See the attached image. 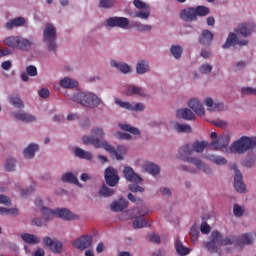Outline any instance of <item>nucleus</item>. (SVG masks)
I'll list each match as a JSON object with an SVG mask.
<instances>
[{
	"mask_svg": "<svg viewBox=\"0 0 256 256\" xmlns=\"http://www.w3.org/2000/svg\"><path fill=\"white\" fill-rule=\"evenodd\" d=\"M115 4V0H100V7L103 9H109Z\"/></svg>",
	"mask_w": 256,
	"mask_h": 256,
	"instance_id": "obj_54",
	"label": "nucleus"
},
{
	"mask_svg": "<svg viewBox=\"0 0 256 256\" xmlns=\"http://www.w3.org/2000/svg\"><path fill=\"white\" fill-rule=\"evenodd\" d=\"M111 67H115L116 69H119L121 73H129V71H131V67H129V65H127L126 63H119L115 60L111 61Z\"/></svg>",
	"mask_w": 256,
	"mask_h": 256,
	"instance_id": "obj_37",
	"label": "nucleus"
},
{
	"mask_svg": "<svg viewBox=\"0 0 256 256\" xmlns=\"http://www.w3.org/2000/svg\"><path fill=\"white\" fill-rule=\"evenodd\" d=\"M253 31H255V25L251 23H246L238 26L236 33L238 35H242L243 37H249V35H251Z\"/></svg>",
	"mask_w": 256,
	"mask_h": 256,
	"instance_id": "obj_23",
	"label": "nucleus"
},
{
	"mask_svg": "<svg viewBox=\"0 0 256 256\" xmlns=\"http://www.w3.org/2000/svg\"><path fill=\"white\" fill-rule=\"evenodd\" d=\"M74 153L79 159H86L87 161L93 159V154L91 152H87L81 148H75Z\"/></svg>",
	"mask_w": 256,
	"mask_h": 256,
	"instance_id": "obj_36",
	"label": "nucleus"
},
{
	"mask_svg": "<svg viewBox=\"0 0 256 256\" xmlns=\"http://www.w3.org/2000/svg\"><path fill=\"white\" fill-rule=\"evenodd\" d=\"M35 191V187L30 186L28 189L21 190V197L25 198L27 195H31Z\"/></svg>",
	"mask_w": 256,
	"mask_h": 256,
	"instance_id": "obj_60",
	"label": "nucleus"
},
{
	"mask_svg": "<svg viewBox=\"0 0 256 256\" xmlns=\"http://www.w3.org/2000/svg\"><path fill=\"white\" fill-rule=\"evenodd\" d=\"M208 146L209 142L207 141L194 142L192 146L186 144L182 146L178 151V158H180L182 161H186L187 163L195 165L197 169H200L201 171L209 175V173H211V168L209 166L205 165V163H203V161H201V159L197 157H189L190 155H193L194 151L196 153H203L205 147Z\"/></svg>",
	"mask_w": 256,
	"mask_h": 256,
	"instance_id": "obj_2",
	"label": "nucleus"
},
{
	"mask_svg": "<svg viewBox=\"0 0 256 256\" xmlns=\"http://www.w3.org/2000/svg\"><path fill=\"white\" fill-rule=\"evenodd\" d=\"M5 169L7 171H15V159L14 158H7L6 164H5Z\"/></svg>",
	"mask_w": 256,
	"mask_h": 256,
	"instance_id": "obj_48",
	"label": "nucleus"
},
{
	"mask_svg": "<svg viewBox=\"0 0 256 256\" xmlns=\"http://www.w3.org/2000/svg\"><path fill=\"white\" fill-rule=\"evenodd\" d=\"M247 43H249V41H247V40L239 41L237 39V34L230 33L228 35L226 42L223 44L222 47H223V49H229V47H231V45H247Z\"/></svg>",
	"mask_w": 256,
	"mask_h": 256,
	"instance_id": "obj_18",
	"label": "nucleus"
},
{
	"mask_svg": "<svg viewBox=\"0 0 256 256\" xmlns=\"http://www.w3.org/2000/svg\"><path fill=\"white\" fill-rule=\"evenodd\" d=\"M143 169L147 172L150 173V175H159V172L161 171V169L159 168V166H157L156 164H153L151 162H145L143 165Z\"/></svg>",
	"mask_w": 256,
	"mask_h": 256,
	"instance_id": "obj_32",
	"label": "nucleus"
},
{
	"mask_svg": "<svg viewBox=\"0 0 256 256\" xmlns=\"http://www.w3.org/2000/svg\"><path fill=\"white\" fill-rule=\"evenodd\" d=\"M60 85L64 89H75V87H77V85H79V83L77 82V80H73L69 77H66L60 81Z\"/></svg>",
	"mask_w": 256,
	"mask_h": 256,
	"instance_id": "obj_35",
	"label": "nucleus"
},
{
	"mask_svg": "<svg viewBox=\"0 0 256 256\" xmlns=\"http://www.w3.org/2000/svg\"><path fill=\"white\" fill-rule=\"evenodd\" d=\"M199 237V230H197V228L195 226H193L190 229V238L191 241H197V238Z\"/></svg>",
	"mask_w": 256,
	"mask_h": 256,
	"instance_id": "obj_58",
	"label": "nucleus"
},
{
	"mask_svg": "<svg viewBox=\"0 0 256 256\" xmlns=\"http://www.w3.org/2000/svg\"><path fill=\"white\" fill-rule=\"evenodd\" d=\"M231 141V137H229V134H223L218 137L217 140H212L210 143V147L214 151H219V149H225L229 142Z\"/></svg>",
	"mask_w": 256,
	"mask_h": 256,
	"instance_id": "obj_13",
	"label": "nucleus"
},
{
	"mask_svg": "<svg viewBox=\"0 0 256 256\" xmlns=\"http://www.w3.org/2000/svg\"><path fill=\"white\" fill-rule=\"evenodd\" d=\"M213 125L215 127H220L221 129H225V127H227V122L218 119L213 121Z\"/></svg>",
	"mask_w": 256,
	"mask_h": 256,
	"instance_id": "obj_62",
	"label": "nucleus"
},
{
	"mask_svg": "<svg viewBox=\"0 0 256 256\" xmlns=\"http://www.w3.org/2000/svg\"><path fill=\"white\" fill-rule=\"evenodd\" d=\"M253 241H255V234L246 233L238 238L236 247H243V245H253Z\"/></svg>",
	"mask_w": 256,
	"mask_h": 256,
	"instance_id": "obj_21",
	"label": "nucleus"
},
{
	"mask_svg": "<svg viewBox=\"0 0 256 256\" xmlns=\"http://www.w3.org/2000/svg\"><path fill=\"white\" fill-rule=\"evenodd\" d=\"M98 193H99V196H100V197H111V196L114 195L115 190H113V189L107 187V185L103 184V185L100 187Z\"/></svg>",
	"mask_w": 256,
	"mask_h": 256,
	"instance_id": "obj_40",
	"label": "nucleus"
},
{
	"mask_svg": "<svg viewBox=\"0 0 256 256\" xmlns=\"http://www.w3.org/2000/svg\"><path fill=\"white\" fill-rule=\"evenodd\" d=\"M72 101L79 103L83 107H99L101 98L90 92H78L72 96Z\"/></svg>",
	"mask_w": 256,
	"mask_h": 256,
	"instance_id": "obj_5",
	"label": "nucleus"
},
{
	"mask_svg": "<svg viewBox=\"0 0 256 256\" xmlns=\"http://www.w3.org/2000/svg\"><path fill=\"white\" fill-rule=\"evenodd\" d=\"M44 41L48 43L49 51H57V29L53 24H46L44 29Z\"/></svg>",
	"mask_w": 256,
	"mask_h": 256,
	"instance_id": "obj_8",
	"label": "nucleus"
},
{
	"mask_svg": "<svg viewBox=\"0 0 256 256\" xmlns=\"http://www.w3.org/2000/svg\"><path fill=\"white\" fill-rule=\"evenodd\" d=\"M199 41L201 45H211V41H213V33L209 30H203Z\"/></svg>",
	"mask_w": 256,
	"mask_h": 256,
	"instance_id": "obj_31",
	"label": "nucleus"
},
{
	"mask_svg": "<svg viewBox=\"0 0 256 256\" xmlns=\"http://www.w3.org/2000/svg\"><path fill=\"white\" fill-rule=\"evenodd\" d=\"M200 73H202V75H207L209 73H211V71H213V66L209 65V64H203L200 69H199Z\"/></svg>",
	"mask_w": 256,
	"mask_h": 256,
	"instance_id": "obj_52",
	"label": "nucleus"
},
{
	"mask_svg": "<svg viewBox=\"0 0 256 256\" xmlns=\"http://www.w3.org/2000/svg\"><path fill=\"white\" fill-rule=\"evenodd\" d=\"M249 149H256V137L242 136L230 147L232 153L239 154L247 153Z\"/></svg>",
	"mask_w": 256,
	"mask_h": 256,
	"instance_id": "obj_6",
	"label": "nucleus"
},
{
	"mask_svg": "<svg viewBox=\"0 0 256 256\" xmlns=\"http://www.w3.org/2000/svg\"><path fill=\"white\" fill-rule=\"evenodd\" d=\"M149 240L151 241V243H157V245L161 243V237H159V235L157 234L150 235Z\"/></svg>",
	"mask_w": 256,
	"mask_h": 256,
	"instance_id": "obj_63",
	"label": "nucleus"
},
{
	"mask_svg": "<svg viewBox=\"0 0 256 256\" xmlns=\"http://www.w3.org/2000/svg\"><path fill=\"white\" fill-rule=\"evenodd\" d=\"M242 95H256V88L244 87L241 90Z\"/></svg>",
	"mask_w": 256,
	"mask_h": 256,
	"instance_id": "obj_57",
	"label": "nucleus"
},
{
	"mask_svg": "<svg viewBox=\"0 0 256 256\" xmlns=\"http://www.w3.org/2000/svg\"><path fill=\"white\" fill-rule=\"evenodd\" d=\"M232 169H234L235 176H234V189L237 191V193H245V183H243V174H241V171L237 169V165H232Z\"/></svg>",
	"mask_w": 256,
	"mask_h": 256,
	"instance_id": "obj_12",
	"label": "nucleus"
},
{
	"mask_svg": "<svg viewBox=\"0 0 256 256\" xmlns=\"http://www.w3.org/2000/svg\"><path fill=\"white\" fill-rule=\"evenodd\" d=\"M105 181L109 187H115V185L119 183V175L117 174V170H115L113 167L106 168Z\"/></svg>",
	"mask_w": 256,
	"mask_h": 256,
	"instance_id": "obj_14",
	"label": "nucleus"
},
{
	"mask_svg": "<svg viewBox=\"0 0 256 256\" xmlns=\"http://www.w3.org/2000/svg\"><path fill=\"white\" fill-rule=\"evenodd\" d=\"M56 217H60L65 221H74V219H77V215L67 209H56Z\"/></svg>",
	"mask_w": 256,
	"mask_h": 256,
	"instance_id": "obj_25",
	"label": "nucleus"
},
{
	"mask_svg": "<svg viewBox=\"0 0 256 256\" xmlns=\"http://www.w3.org/2000/svg\"><path fill=\"white\" fill-rule=\"evenodd\" d=\"M176 117L178 119H185V121H195L197 118L193 111L189 110L188 108L178 109L176 111Z\"/></svg>",
	"mask_w": 256,
	"mask_h": 256,
	"instance_id": "obj_20",
	"label": "nucleus"
},
{
	"mask_svg": "<svg viewBox=\"0 0 256 256\" xmlns=\"http://www.w3.org/2000/svg\"><path fill=\"white\" fill-rule=\"evenodd\" d=\"M206 159L212 161V163H215L216 165H227V159H225V157L210 155L206 157Z\"/></svg>",
	"mask_w": 256,
	"mask_h": 256,
	"instance_id": "obj_41",
	"label": "nucleus"
},
{
	"mask_svg": "<svg viewBox=\"0 0 256 256\" xmlns=\"http://www.w3.org/2000/svg\"><path fill=\"white\" fill-rule=\"evenodd\" d=\"M188 106L190 107V109H192V111H194V113H196V115H198L199 117H203V115H205V108L203 107V104H201V102H199V100L197 99H191L188 102Z\"/></svg>",
	"mask_w": 256,
	"mask_h": 256,
	"instance_id": "obj_19",
	"label": "nucleus"
},
{
	"mask_svg": "<svg viewBox=\"0 0 256 256\" xmlns=\"http://www.w3.org/2000/svg\"><path fill=\"white\" fill-rule=\"evenodd\" d=\"M108 27H119L120 29H127L129 27V18L125 17H111L107 20Z\"/></svg>",
	"mask_w": 256,
	"mask_h": 256,
	"instance_id": "obj_16",
	"label": "nucleus"
},
{
	"mask_svg": "<svg viewBox=\"0 0 256 256\" xmlns=\"http://www.w3.org/2000/svg\"><path fill=\"white\" fill-rule=\"evenodd\" d=\"M37 151H39V145H37V144H30L23 151L25 159H33V157H35V153H37Z\"/></svg>",
	"mask_w": 256,
	"mask_h": 256,
	"instance_id": "obj_27",
	"label": "nucleus"
},
{
	"mask_svg": "<svg viewBox=\"0 0 256 256\" xmlns=\"http://www.w3.org/2000/svg\"><path fill=\"white\" fill-rule=\"evenodd\" d=\"M114 136L116 137V139H120L122 141H129L131 139V136L129 134L123 132H116Z\"/></svg>",
	"mask_w": 256,
	"mask_h": 256,
	"instance_id": "obj_53",
	"label": "nucleus"
},
{
	"mask_svg": "<svg viewBox=\"0 0 256 256\" xmlns=\"http://www.w3.org/2000/svg\"><path fill=\"white\" fill-rule=\"evenodd\" d=\"M73 247L79 249L80 251H85L88 247L93 245V236L92 235H83L80 236L77 240L72 243Z\"/></svg>",
	"mask_w": 256,
	"mask_h": 256,
	"instance_id": "obj_11",
	"label": "nucleus"
},
{
	"mask_svg": "<svg viewBox=\"0 0 256 256\" xmlns=\"http://www.w3.org/2000/svg\"><path fill=\"white\" fill-rule=\"evenodd\" d=\"M125 95H127V97H131L133 95H140V97H143L145 95V91L141 87L129 86L125 91Z\"/></svg>",
	"mask_w": 256,
	"mask_h": 256,
	"instance_id": "obj_30",
	"label": "nucleus"
},
{
	"mask_svg": "<svg viewBox=\"0 0 256 256\" xmlns=\"http://www.w3.org/2000/svg\"><path fill=\"white\" fill-rule=\"evenodd\" d=\"M233 213L235 217H243V213H245V210L239 204H234Z\"/></svg>",
	"mask_w": 256,
	"mask_h": 256,
	"instance_id": "obj_51",
	"label": "nucleus"
},
{
	"mask_svg": "<svg viewBox=\"0 0 256 256\" xmlns=\"http://www.w3.org/2000/svg\"><path fill=\"white\" fill-rule=\"evenodd\" d=\"M43 243L52 251V253H61L63 251V243L59 240H53L49 236L43 238Z\"/></svg>",
	"mask_w": 256,
	"mask_h": 256,
	"instance_id": "obj_15",
	"label": "nucleus"
},
{
	"mask_svg": "<svg viewBox=\"0 0 256 256\" xmlns=\"http://www.w3.org/2000/svg\"><path fill=\"white\" fill-rule=\"evenodd\" d=\"M135 27L141 33H145L146 31H151V29H153V27L151 25H145L142 23H136Z\"/></svg>",
	"mask_w": 256,
	"mask_h": 256,
	"instance_id": "obj_49",
	"label": "nucleus"
},
{
	"mask_svg": "<svg viewBox=\"0 0 256 256\" xmlns=\"http://www.w3.org/2000/svg\"><path fill=\"white\" fill-rule=\"evenodd\" d=\"M200 231L204 235H207V234L211 233V226H209V224H207V222H202V224L200 226Z\"/></svg>",
	"mask_w": 256,
	"mask_h": 256,
	"instance_id": "obj_56",
	"label": "nucleus"
},
{
	"mask_svg": "<svg viewBox=\"0 0 256 256\" xmlns=\"http://www.w3.org/2000/svg\"><path fill=\"white\" fill-rule=\"evenodd\" d=\"M0 204L2 205H11V198L5 195H0Z\"/></svg>",
	"mask_w": 256,
	"mask_h": 256,
	"instance_id": "obj_61",
	"label": "nucleus"
},
{
	"mask_svg": "<svg viewBox=\"0 0 256 256\" xmlns=\"http://www.w3.org/2000/svg\"><path fill=\"white\" fill-rule=\"evenodd\" d=\"M175 249H176V253L180 256H186L189 255V253H191V250H189V248H186L183 245V242H181V240L176 239L175 241Z\"/></svg>",
	"mask_w": 256,
	"mask_h": 256,
	"instance_id": "obj_29",
	"label": "nucleus"
},
{
	"mask_svg": "<svg viewBox=\"0 0 256 256\" xmlns=\"http://www.w3.org/2000/svg\"><path fill=\"white\" fill-rule=\"evenodd\" d=\"M104 137L105 132L101 128L95 127L91 130V136H84L82 141L84 145H94L96 149H105L108 153L115 155L118 161H121L123 159V155H125V151H127L125 146H118L117 150H115L109 142L104 140Z\"/></svg>",
	"mask_w": 256,
	"mask_h": 256,
	"instance_id": "obj_1",
	"label": "nucleus"
},
{
	"mask_svg": "<svg viewBox=\"0 0 256 256\" xmlns=\"http://www.w3.org/2000/svg\"><path fill=\"white\" fill-rule=\"evenodd\" d=\"M25 25V19L23 17H17L9 20L6 23V29H13V27H23Z\"/></svg>",
	"mask_w": 256,
	"mask_h": 256,
	"instance_id": "obj_34",
	"label": "nucleus"
},
{
	"mask_svg": "<svg viewBox=\"0 0 256 256\" xmlns=\"http://www.w3.org/2000/svg\"><path fill=\"white\" fill-rule=\"evenodd\" d=\"M115 103L119 107H122V109H128V111L133 110V105L129 102H123V101H121V99H116Z\"/></svg>",
	"mask_w": 256,
	"mask_h": 256,
	"instance_id": "obj_47",
	"label": "nucleus"
},
{
	"mask_svg": "<svg viewBox=\"0 0 256 256\" xmlns=\"http://www.w3.org/2000/svg\"><path fill=\"white\" fill-rule=\"evenodd\" d=\"M128 189L132 193H143L145 191L144 187H141V186H139L137 184H130V185H128Z\"/></svg>",
	"mask_w": 256,
	"mask_h": 256,
	"instance_id": "obj_50",
	"label": "nucleus"
},
{
	"mask_svg": "<svg viewBox=\"0 0 256 256\" xmlns=\"http://www.w3.org/2000/svg\"><path fill=\"white\" fill-rule=\"evenodd\" d=\"M123 173H124L125 179L127 181H129L130 183L137 184V183H141V181H143V178L138 176L137 173H135V170H133V168H131V166L124 167Z\"/></svg>",
	"mask_w": 256,
	"mask_h": 256,
	"instance_id": "obj_17",
	"label": "nucleus"
},
{
	"mask_svg": "<svg viewBox=\"0 0 256 256\" xmlns=\"http://www.w3.org/2000/svg\"><path fill=\"white\" fill-rule=\"evenodd\" d=\"M136 71L139 75H143V73H147V71H149V62L140 60L136 65Z\"/></svg>",
	"mask_w": 256,
	"mask_h": 256,
	"instance_id": "obj_38",
	"label": "nucleus"
},
{
	"mask_svg": "<svg viewBox=\"0 0 256 256\" xmlns=\"http://www.w3.org/2000/svg\"><path fill=\"white\" fill-rule=\"evenodd\" d=\"M4 45L10 49H17L18 51H31L33 40L23 36H8L4 39Z\"/></svg>",
	"mask_w": 256,
	"mask_h": 256,
	"instance_id": "obj_4",
	"label": "nucleus"
},
{
	"mask_svg": "<svg viewBox=\"0 0 256 256\" xmlns=\"http://www.w3.org/2000/svg\"><path fill=\"white\" fill-rule=\"evenodd\" d=\"M234 243H237V239L233 236H229L223 239V236H221V233L219 231H213L211 233V240L210 242L205 243L206 249L210 251V253H217L218 255H221V246H227V245H233Z\"/></svg>",
	"mask_w": 256,
	"mask_h": 256,
	"instance_id": "obj_3",
	"label": "nucleus"
},
{
	"mask_svg": "<svg viewBox=\"0 0 256 256\" xmlns=\"http://www.w3.org/2000/svg\"><path fill=\"white\" fill-rule=\"evenodd\" d=\"M204 103L208 111H223L224 109L223 103L213 102V98L211 97L205 98Z\"/></svg>",
	"mask_w": 256,
	"mask_h": 256,
	"instance_id": "obj_24",
	"label": "nucleus"
},
{
	"mask_svg": "<svg viewBox=\"0 0 256 256\" xmlns=\"http://www.w3.org/2000/svg\"><path fill=\"white\" fill-rule=\"evenodd\" d=\"M50 95V92L47 88H42L40 91H39V96L42 98V99H47V97H49Z\"/></svg>",
	"mask_w": 256,
	"mask_h": 256,
	"instance_id": "obj_64",
	"label": "nucleus"
},
{
	"mask_svg": "<svg viewBox=\"0 0 256 256\" xmlns=\"http://www.w3.org/2000/svg\"><path fill=\"white\" fill-rule=\"evenodd\" d=\"M120 128L122 129V131H127L132 135H141V131H139V128H135L129 124H121Z\"/></svg>",
	"mask_w": 256,
	"mask_h": 256,
	"instance_id": "obj_43",
	"label": "nucleus"
},
{
	"mask_svg": "<svg viewBox=\"0 0 256 256\" xmlns=\"http://www.w3.org/2000/svg\"><path fill=\"white\" fill-rule=\"evenodd\" d=\"M8 101L11 105H13V107H17V109H23V107H25L23 100H21L17 94L10 95L8 97Z\"/></svg>",
	"mask_w": 256,
	"mask_h": 256,
	"instance_id": "obj_33",
	"label": "nucleus"
},
{
	"mask_svg": "<svg viewBox=\"0 0 256 256\" xmlns=\"http://www.w3.org/2000/svg\"><path fill=\"white\" fill-rule=\"evenodd\" d=\"M133 5H134V7H136V9H147V8H149V6H147V4H145V2H143L141 0H134Z\"/></svg>",
	"mask_w": 256,
	"mask_h": 256,
	"instance_id": "obj_59",
	"label": "nucleus"
},
{
	"mask_svg": "<svg viewBox=\"0 0 256 256\" xmlns=\"http://www.w3.org/2000/svg\"><path fill=\"white\" fill-rule=\"evenodd\" d=\"M170 53L176 58L181 59V55L183 54V48L179 45H173L170 48Z\"/></svg>",
	"mask_w": 256,
	"mask_h": 256,
	"instance_id": "obj_45",
	"label": "nucleus"
},
{
	"mask_svg": "<svg viewBox=\"0 0 256 256\" xmlns=\"http://www.w3.org/2000/svg\"><path fill=\"white\" fill-rule=\"evenodd\" d=\"M129 207V201L125 198H120L119 201H114L111 204V211L114 213H119Z\"/></svg>",
	"mask_w": 256,
	"mask_h": 256,
	"instance_id": "obj_22",
	"label": "nucleus"
},
{
	"mask_svg": "<svg viewBox=\"0 0 256 256\" xmlns=\"http://www.w3.org/2000/svg\"><path fill=\"white\" fill-rule=\"evenodd\" d=\"M26 73L30 77H37V67H35L33 65L26 67Z\"/></svg>",
	"mask_w": 256,
	"mask_h": 256,
	"instance_id": "obj_55",
	"label": "nucleus"
},
{
	"mask_svg": "<svg viewBox=\"0 0 256 256\" xmlns=\"http://www.w3.org/2000/svg\"><path fill=\"white\" fill-rule=\"evenodd\" d=\"M208 13L209 8L205 6L188 7L181 11L180 17L183 21H197V17H205Z\"/></svg>",
	"mask_w": 256,
	"mask_h": 256,
	"instance_id": "obj_7",
	"label": "nucleus"
},
{
	"mask_svg": "<svg viewBox=\"0 0 256 256\" xmlns=\"http://www.w3.org/2000/svg\"><path fill=\"white\" fill-rule=\"evenodd\" d=\"M61 180L63 181V183H73L74 185H79V180L71 172H67L66 174H64Z\"/></svg>",
	"mask_w": 256,
	"mask_h": 256,
	"instance_id": "obj_39",
	"label": "nucleus"
},
{
	"mask_svg": "<svg viewBox=\"0 0 256 256\" xmlns=\"http://www.w3.org/2000/svg\"><path fill=\"white\" fill-rule=\"evenodd\" d=\"M134 213H137V216H135V220L133 222L134 229H143V227H151V224H149V222L145 220V218H143L148 213L147 208H135Z\"/></svg>",
	"mask_w": 256,
	"mask_h": 256,
	"instance_id": "obj_9",
	"label": "nucleus"
},
{
	"mask_svg": "<svg viewBox=\"0 0 256 256\" xmlns=\"http://www.w3.org/2000/svg\"><path fill=\"white\" fill-rule=\"evenodd\" d=\"M174 129H175V131H177V133H191V131H192V129L189 125L179 124V123H176L174 125Z\"/></svg>",
	"mask_w": 256,
	"mask_h": 256,
	"instance_id": "obj_44",
	"label": "nucleus"
},
{
	"mask_svg": "<svg viewBox=\"0 0 256 256\" xmlns=\"http://www.w3.org/2000/svg\"><path fill=\"white\" fill-rule=\"evenodd\" d=\"M21 239L28 245H37L41 242V238L29 233L22 234Z\"/></svg>",
	"mask_w": 256,
	"mask_h": 256,
	"instance_id": "obj_28",
	"label": "nucleus"
},
{
	"mask_svg": "<svg viewBox=\"0 0 256 256\" xmlns=\"http://www.w3.org/2000/svg\"><path fill=\"white\" fill-rule=\"evenodd\" d=\"M149 15H151L149 8H144V10L135 12V17H138V19H149Z\"/></svg>",
	"mask_w": 256,
	"mask_h": 256,
	"instance_id": "obj_46",
	"label": "nucleus"
},
{
	"mask_svg": "<svg viewBox=\"0 0 256 256\" xmlns=\"http://www.w3.org/2000/svg\"><path fill=\"white\" fill-rule=\"evenodd\" d=\"M14 117L15 119H18L19 121H24L25 123H33V121H37V118H35V116L25 112H15Z\"/></svg>",
	"mask_w": 256,
	"mask_h": 256,
	"instance_id": "obj_26",
	"label": "nucleus"
},
{
	"mask_svg": "<svg viewBox=\"0 0 256 256\" xmlns=\"http://www.w3.org/2000/svg\"><path fill=\"white\" fill-rule=\"evenodd\" d=\"M35 205L37 207H40V213L42 215V219L47 222V221H53V219H55L56 216V210H52L50 208H47L45 206H43V200L37 198L35 200Z\"/></svg>",
	"mask_w": 256,
	"mask_h": 256,
	"instance_id": "obj_10",
	"label": "nucleus"
},
{
	"mask_svg": "<svg viewBox=\"0 0 256 256\" xmlns=\"http://www.w3.org/2000/svg\"><path fill=\"white\" fill-rule=\"evenodd\" d=\"M0 215H12V217H17V215H19V209L0 207Z\"/></svg>",
	"mask_w": 256,
	"mask_h": 256,
	"instance_id": "obj_42",
	"label": "nucleus"
}]
</instances>
